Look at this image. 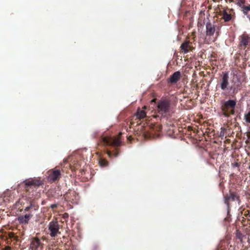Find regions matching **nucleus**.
<instances>
[{"mask_svg": "<svg viewBox=\"0 0 250 250\" xmlns=\"http://www.w3.org/2000/svg\"><path fill=\"white\" fill-rule=\"evenodd\" d=\"M156 101V99H153V100H151V102H155Z\"/></svg>", "mask_w": 250, "mask_h": 250, "instance_id": "obj_23", "label": "nucleus"}, {"mask_svg": "<svg viewBox=\"0 0 250 250\" xmlns=\"http://www.w3.org/2000/svg\"><path fill=\"white\" fill-rule=\"evenodd\" d=\"M222 16V18L225 21H229L231 19L230 14L228 13L226 11H224Z\"/></svg>", "mask_w": 250, "mask_h": 250, "instance_id": "obj_13", "label": "nucleus"}, {"mask_svg": "<svg viewBox=\"0 0 250 250\" xmlns=\"http://www.w3.org/2000/svg\"><path fill=\"white\" fill-rule=\"evenodd\" d=\"M42 248L41 243L39 239L33 238L30 244V249L32 250H40Z\"/></svg>", "mask_w": 250, "mask_h": 250, "instance_id": "obj_6", "label": "nucleus"}, {"mask_svg": "<svg viewBox=\"0 0 250 250\" xmlns=\"http://www.w3.org/2000/svg\"><path fill=\"white\" fill-rule=\"evenodd\" d=\"M130 138H131V136H129V137L128 138V139H130Z\"/></svg>", "mask_w": 250, "mask_h": 250, "instance_id": "obj_26", "label": "nucleus"}, {"mask_svg": "<svg viewBox=\"0 0 250 250\" xmlns=\"http://www.w3.org/2000/svg\"><path fill=\"white\" fill-rule=\"evenodd\" d=\"M157 107L158 112L163 114L168 111L169 104L167 101H162L158 103Z\"/></svg>", "mask_w": 250, "mask_h": 250, "instance_id": "obj_3", "label": "nucleus"}, {"mask_svg": "<svg viewBox=\"0 0 250 250\" xmlns=\"http://www.w3.org/2000/svg\"><path fill=\"white\" fill-rule=\"evenodd\" d=\"M181 76L180 72L176 71L169 78V82L171 83H176L179 80Z\"/></svg>", "mask_w": 250, "mask_h": 250, "instance_id": "obj_9", "label": "nucleus"}, {"mask_svg": "<svg viewBox=\"0 0 250 250\" xmlns=\"http://www.w3.org/2000/svg\"><path fill=\"white\" fill-rule=\"evenodd\" d=\"M31 208V207H26L25 209V210L26 211H27L28 210V209Z\"/></svg>", "mask_w": 250, "mask_h": 250, "instance_id": "obj_21", "label": "nucleus"}, {"mask_svg": "<svg viewBox=\"0 0 250 250\" xmlns=\"http://www.w3.org/2000/svg\"><path fill=\"white\" fill-rule=\"evenodd\" d=\"M229 85V76L227 73H223L220 83V88L223 90L228 89Z\"/></svg>", "mask_w": 250, "mask_h": 250, "instance_id": "obj_5", "label": "nucleus"}, {"mask_svg": "<svg viewBox=\"0 0 250 250\" xmlns=\"http://www.w3.org/2000/svg\"><path fill=\"white\" fill-rule=\"evenodd\" d=\"M122 134L121 133H120L119 136L116 138H112L111 137H104L103 138L104 142L109 145H112L114 146H119L121 144V142L120 140V136Z\"/></svg>", "mask_w": 250, "mask_h": 250, "instance_id": "obj_2", "label": "nucleus"}, {"mask_svg": "<svg viewBox=\"0 0 250 250\" xmlns=\"http://www.w3.org/2000/svg\"><path fill=\"white\" fill-rule=\"evenodd\" d=\"M51 207H52V208H54V207H55V205H52V206H51Z\"/></svg>", "mask_w": 250, "mask_h": 250, "instance_id": "obj_25", "label": "nucleus"}, {"mask_svg": "<svg viewBox=\"0 0 250 250\" xmlns=\"http://www.w3.org/2000/svg\"><path fill=\"white\" fill-rule=\"evenodd\" d=\"M11 248L10 247H7L5 248V250H10Z\"/></svg>", "mask_w": 250, "mask_h": 250, "instance_id": "obj_20", "label": "nucleus"}, {"mask_svg": "<svg viewBox=\"0 0 250 250\" xmlns=\"http://www.w3.org/2000/svg\"><path fill=\"white\" fill-rule=\"evenodd\" d=\"M206 34L208 36H212L215 32V27L210 23L208 22L206 24Z\"/></svg>", "mask_w": 250, "mask_h": 250, "instance_id": "obj_10", "label": "nucleus"}, {"mask_svg": "<svg viewBox=\"0 0 250 250\" xmlns=\"http://www.w3.org/2000/svg\"><path fill=\"white\" fill-rule=\"evenodd\" d=\"M136 116L139 119H143L146 116V113L144 110H139L136 114Z\"/></svg>", "mask_w": 250, "mask_h": 250, "instance_id": "obj_14", "label": "nucleus"}, {"mask_svg": "<svg viewBox=\"0 0 250 250\" xmlns=\"http://www.w3.org/2000/svg\"><path fill=\"white\" fill-rule=\"evenodd\" d=\"M31 216L32 215L31 214H26L24 216L19 217L18 220L21 224H26Z\"/></svg>", "mask_w": 250, "mask_h": 250, "instance_id": "obj_11", "label": "nucleus"}, {"mask_svg": "<svg viewBox=\"0 0 250 250\" xmlns=\"http://www.w3.org/2000/svg\"><path fill=\"white\" fill-rule=\"evenodd\" d=\"M245 120L246 122L250 123V111L245 115Z\"/></svg>", "mask_w": 250, "mask_h": 250, "instance_id": "obj_15", "label": "nucleus"}, {"mask_svg": "<svg viewBox=\"0 0 250 250\" xmlns=\"http://www.w3.org/2000/svg\"><path fill=\"white\" fill-rule=\"evenodd\" d=\"M33 184V182L32 181H29L26 183V185L28 186H31Z\"/></svg>", "mask_w": 250, "mask_h": 250, "instance_id": "obj_17", "label": "nucleus"}, {"mask_svg": "<svg viewBox=\"0 0 250 250\" xmlns=\"http://www.w3.org/2000/svg\"><path fill=\"white\" fill-rule=\"evenodd\" d=\"M14 234L13 233H11L9 234V237L10 238L14 237Z\"/></svg>", "mask_w": 250, "mask_h": 250, "instance_id": "obj_19", "label": "nucleus"}, {"mask_svg": "<svg viewBox=\"0 0 250 250\" xmlns=\"http://www.w3.org/2000/svg\"><path fill=\"white\" fill-rule=\"evenodd\" d=\"M244 9L246 10H250V5L245 7Z\"/></svg>", "mask_w": 250, "mask_h": 250, "instance_id": "obj_18", "label": "nucleus"}, {"mask_svg": "<svg viewBox=\"0 0 250 250\" xmlns=\"http://www.w3.org/2000/svg\"><path fill=\"white\" fill-rule=\"evenodd\" d=\"M191 43L188 41H185L181 45V49L184 54H186L192 49Z\"/></svg>", "mask_w": 250, "mask_h": 250, "instance_id": "obj_7", "label": "nucleus"}, {"mask_svg": "<svg viewBox=\"0 0 250 250\" xmlns=\"http://www.w3.org/2000/svg\"><path fill=\"white\" fill-rule=\"evenodd\" d=\"M241 42L244 45H246L250 42V37L247 35H243L241 36Z\"/></svg>", "mask_w": 250, "mask_h": 250, "instance_id": "obj_12", "label": "nucleus"}, {"mask_svg": "<svg viewBox=\"0 0 250 250\" xmlns=\"http://www.w3.org/2000/svg\"><path fill=\"white\" fill-rule=\"evenodd\" d=\"M143 108L144 109H146V106H144L143 107Z\"/></svg>", "mask_w": 250, "mask_h": 250, "instance_id": "obj_24", "label": "nucleus"}, {"mask_svg": "<svg viewBox=\"0 0 250 250\" xmlns=\"http://www.w3.org/2000/svg\"><path fill=\"white\" fill-rule=\"evenodd\" d=\"M60 175L61 173L60 170H54L49 174V178L50 181L54 182L59 179Z\"/></svg>", "mask_w": 250, "mask_h": 250, "instance_id": "obj_8", "label": "nucleus"}, {"mask_svg": "<svg viewBox=\"0 0 250 250\" xmlns=\"http://www.w3.org/2000/svg\"><path fill=\"white\" fill-rule=\"evenodd\" d=\"M107 154L109 157L111 156V153L110 152H108Z\"/></svg>", "mask_w": 250, "mask_h": 250, "instance_id": "obj_22", "label": "nucleus"}, {"mask_svg": "<svg viewBox=\"0 0 250 250\" xmlns=\"http://www.w3.org/2000/svg\"><path fill=\"white\" fill-rule=\"evenodd\" d=\"M99 163L100 165L103 167L106 166L107 164V162L104 160H101Z\"/></svg>", "mask_w": 250, "mask_h": 250, "instance_id": "obj_16", "label": "nucleus"}, {"mask_svg": "<svg viewBox=\"0 0 250 250\" xmlns=\"http://www.w3.org/2000/svg\"><path fill=\"white\" fill-rule=\"evenodd\" d=\"M49 230L50 231V235L52 237L56 236L57 234L59 233V227L57 222L52 221L49 225Z\"/></svg>", "mask_w": 250, "mask_h": 250, "instance_id": "obj_4", "label": "nucleus"}, {"mask_svg": "<svg viewBox=\"0 0 250 250\" xmlns=\"http://www.w3.org/2000/svg\"><path fill=\"white\" fill-rule=\"evenodd\" d=\"M236 101L234 100H229L227 101L223 106L224 114L226 116H229V113H234V108L236 105Z\"/></svg>", "mask_w": 250, "mask_h": 250, "instance_id": "obj_1", "label": "nucleus"}]
</instances>
